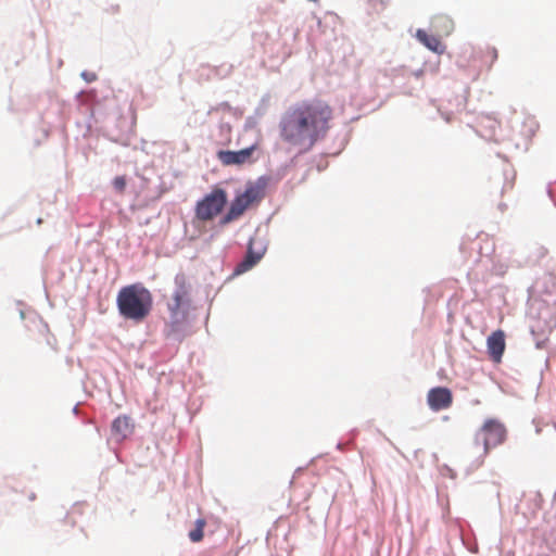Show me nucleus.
Segmentation results:
<instances>
[{"label":"nucleus","mask_w":556,"mask_h":556,"mask_svg":"<svg viewBox=\"0 0 556 556\" xmlns=\"http://www.w3.org/2000/svg\"><path fill=\"white\" fill-rule=\"evenodd\" d=\"M332 108L323 100L303 101L290 108L279 124L280 138L293 146L309 150L330 129Z\"/></svg>","instance_id":"nucleus-1"},{"label":"nucleus","mask_w":556,"mask_h":556,"mask_svg":"<svg viewBox=\"0 0 556 556\" xmlns=\"http://www.w3.org/2000/svg\"><path fill=\"white\" fill-rule=\"evenodd\" d=\"M116 305L123 318L140 324L151 314L153 295L142 283H131L118 291Z\"/></svg>","instance_id":"nucleus-2"},{"label":"nucleus","mask_w":556,"mask_h":556,"mask_svg":"<svg viewBox=\"0 0 556 556\" xmlns=\"http://www.w3.org/2000/svg\"><path fill=\"white\" fill-rule=\"evenodd\" d=\"M265 189L266 180L264 178H260L254 182H249L244 191L232 200L227 213L222 217L219 224L225 226L239 219L249 207L258 204L263 200L265 197Z\"/></svg>","instance_id":"nucleus-3"},{"label":"nucleus","mask_w":556,"mask_h":556,"mask_svg":"<svg viewBox=\"0 0 556 556\" xmlns=\"http://www.w3.org/2000/svg\"><path fill=\"white\" fill-rule=\"evenodd\" d=\"M227 204V192L222 188H214L202 200L198 201L194 213L201 222L213 220Z\"/></svg>","instance_id":"nucleus-4"},{"label":"nucleus","mask_w":556,"mask_h":556,"mask_svg":"<svg viewBox=\"0 0 556 556\" xmlns=\"http://www.w3.org/2000/svg\"><path fill=\"white\" fill-rule=\"evenodd\" d=\"M176 290L173 294V302L168 304L172 326H176L186 319L184 306L189 303V283L185 274L175 276Z\"/></svg>","instance_id":"nucleus-5"},{"label":"nucleus","mask_w":556,"mask_h":556,"mask_svg":"<svg viewBox=\"0 0 556 556\" xmlns=\"http://www.w3.org/2000/svg\"><path fill=\"white\" fill-rule=\"evenodd\" d=\"M506 438V429L503 424L495 419H488L478 430L475 437L476 444L482 443V455L485 456L489 451L502 444Z\"/></svg>","instance_id":"nucleus-6"},{"label":"nucleus","mask_w":556,"mask_h":556,"mask_svg":"<svg viewBox=\"0 0 556 556\" xmlns=\"http://www.w3.org/2000/svg\"><path fill=\"white\" fill-rule=\"evenodd\" d=\"M256 149L257 144L254 143L251 147L239 151L220 150L217 152V159L225 166L243 165L254 161L253 153Z\"/></svg>","instance_id":"nucleus-7"},{"label":"nucleus","mask_w":556,"mask_h":556,"mask_svg":"<svg viewBox=\"0 0 556 556\" xmlns=\"http://www.w3.org/2000/svg\"><path fill=\"white\" fill-rule=\"evenodd\" d=\"M429 407L434 410H443L451 407L453 403V394L448 388L437 387L429 390L427 394Z\"/></svg>","instance_id":"nucleus-8"},{"label":"nucleus","mask_w":556,"mask_h":556,"mask_svg":"<svg viewBox=\"0 0 556 556\" xmlns=\"http://www.w3.org/2000/svg\"><path fill=\"white\" fill-rule=\"evenodd\" d=\"M486 346L491 359L500 363L506 348L505 332L501 329L493 331L486 339Z\"/></svg>","instance_id":"nucleus-9"},{"label":"nucleus","mask_w":556,"mask_h":556,"mask_svg":"<svg viewBox=\"0 0 556 556\" xmlns=\"http://www.w3.org/2000/svg\"><path fill=\"white\" fill-rule=\"evenodd\" d=\"M135 429L131 418L126 415L118 416L112 422V433L118 440H125Z\"/></svg>","instance_id":"nucleus-10"},{"label":"nucleus","mask_w":556,"mask_h":556,"mask_svg":"<svg viewBox=\"0 0 556 556\" xmlns=\"http://www.w3.org/2000/svg\"><path fill=\"white\" fill-rule=\"evenodd\" d=\"M416 38L426 46L429 50L442 53L444 51V46L442 45L441 40L433 35H429L424 29H417L416 31Z\"/></svg>","instance_id":"nucleus-11"},{"label":"nucleus","mask_w":556,"mask_h":556,"mask_svg":"<svg viewBox=\"0 0 556 556\" xmlns=\"http://www.w3.org/2000/svg\"><path fill=\"white\" fill-rule=\"evenodd\" d=\"M431 28L440 36H448L454 29V23L446 15H437L431 20Z\"/></svg>","instance_id":"nucleus-12"},{"label":"nucleus","mask_w":556,"mask_h":556,"mask_svg":"<svg viewBox=\"0 0 556 556\" xmlns=\"http://www.w3.org/2000/svg\"><path fill=\"white\" fill-rule=\"evenodd\" d=\"M205 526H206V520L204 518H199L195 521L194 529L190 530L189 534H188L191 542L198 543L203 540Z\"/></svg>","instance_id":"nucleus-13"},{"label":"nucleus","mask_w":556,"mask_h":556,"mask_svg":"<svg viewBox=\"0 0 556 556\" xmlns=\"http://www.w3.org/2000/svg\"><path fill=\"white\" fill-rule=\"evenodd\" d=\"M258 263V257L252 258L249 255H245L242 262H240L235 268V274L240 275L248 270H250L253 266Z\"/></svg>","instance_id":"nucleus-14"},{"label":"nucleus","mask_w":556,"mask_h":556,"mask_svg":"<svg viewBox=\"0 0 556 556\" xmlns=\"http://www.w3.org/2000/svg\"><path fill=\"white\" fill-rule=\"evenodd\" d=\"M113 186L116 191L123 193L126 188V179L124 176H117L113 179Z\"/></svg>","instance_id":"nucleus-15"},{"label":"nucleus","mask_w":556,"mask_h":556,"mask_svg":"<svg viewBox=\"0 0 556 556\" xmlns=\"http://www.w3.org/2000/svg\"><path fill=\"white\" fill-rule=\"evenodd\" d=\"M253 243H254V240L251 239L250 242H249V248H248L247 255H249L252 258L258 257V261H260L262 258V256H263V253L262 252H254L253 251Z\"/></svg>","instance_id":"nucleus-16"},{"label":"nucleus","mask_w":556,"mask_h":556,"mask_svg":"<svg viewBox=\"0 0 556 556\" xmlns=\"http://www.w3.org/2000/svg\"><path fill=\"white\" fill-rule=\"evenodd\" d=\"M488 53L494 58L497 55V51L494 48H488Z\"/></svg>","instance_id":"nucleus-17"}]
</instances>
